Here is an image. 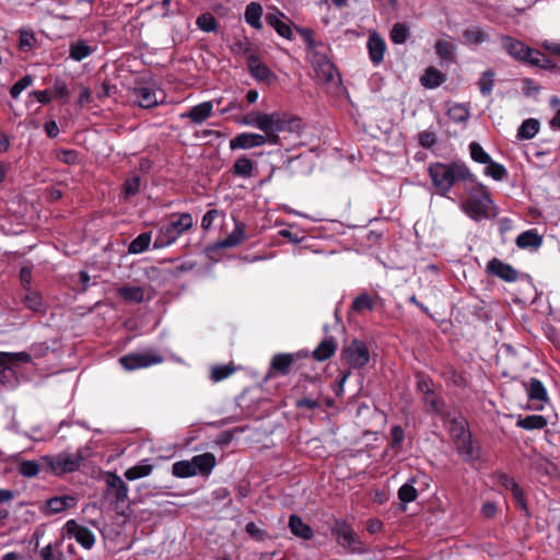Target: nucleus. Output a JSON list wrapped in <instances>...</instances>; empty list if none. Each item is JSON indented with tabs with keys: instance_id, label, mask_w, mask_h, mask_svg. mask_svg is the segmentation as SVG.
Instances as JSON below:
<instances>
[{
	"instance_id": "obj_48",
	"label": "nucleus",
	"mask_w": 560,
	"mask_h": 560,
	"mask_svg": "<svg viewBox=\"0 0 560 560\" xmlns=\"http://www.w3.org/2000/svg\"><path fill=\"white\" fill-rule=\"evenodd\" d=\"M487 168L485 171V174L492 177L494 180H503L508 176L506 168L494 161L491 160L490 163H487Z\"/></svg>"
},
{
	"instance_id": "obj_5",
	"label": "nucleus",
	"mask_w": 560,
	"mask_h": 560,
	"mask_svg": "<svg viewBox=\"0 0 560 560\" xmlns=\"http://www.w3.org/2000/svg\"><path fill=\"white\" fill-rule=\"evenodd\" d=\"M217 464L212 453L195 455L190 460H178L172 466V474L177 478H188L196 475L209 476Z\"/></svg>"
},
{
	"instance_id": "obj_51",
	"label": "nucleus",
	"mask_w": 560,
	"mask_h": 560,
	"mask_svg": "<svg viewBox=\"0 0 560 560\" xmlns=\"http://www.w3.org/2000/svg\"><path fill=\"white\" fill-rule=\"evenodd\" d=\"M197 26L203 32H213L217 30V19L211 13H203L196 20Z\"/></svg>"
},
{
	"instance_id": "obj_28",
	"label": "nucleus",
	"mask_w": 560,
	"mask_h": 560,
	"mask_svg": "<svg viewBox=\"0 0 560 560\" xmlns=\"http://www.w3.org/2000/svg\"><path fill=\"white\" fill-rule=\"evenodd\" d=\"M77 499L72 495L54 497L47 500L46 506L50 513L56 514L73 508Z\"/></svg>"
},
{
	"instance_id": "obj_8",
	"label": "nucleus",
	"mask_w": 560,
	"mask_h": 560,
	"mask_svg": "<svg viewBox=\"0 0 560 560\" xmlns=\"http://www.w3.org/2000/svg\"><path fill=\"white\" fill-rule=\"evenodd\" d=\"M105 498L110 505L119 511L128 505L129 488L116 472L108 471L105 475Z\"/></svg>"
},
{
	"instance_id": "obj_59",
	"label": "nucleus",
	"mask_w": 560,
	"mask_h": 560,
	"mask_svg": "<svg viewBox=\"0 0 560 560\" xmlns=\"http://www.w3.org/2000/svg\"><path fill=\"white\" fill-rule=\"evenodd\" d=\"M246 533L257 541H264L268 534L265 529L257 526L254 522H249L245 526Z\"/></svg>"
},
{
	"instance_id": "obj_19",
	"label": "nucleus",
	"mask_w": 560,
	"mask_h": 560,
	"mask_svg": "<svg viewBox=\"0 0 560 560\" xmlns=\"http://www.w3.org/2000/svg\"><path fill=\"white\" fill-rule=\"evenodd\" d=\"M498 482L505 490L511 491L514 500L516 501L517 506L527 512V504H526V500L524 497V492L520 488L517 482L512 477H510L503 472L498 475Z\"/></svg>"
},
{
	"instance_id": "obj_43",
	"label": "nucleus",
	"mask_w": 560,
	"mask_h": 560,
	"mask_svg": "<svg viewBox=\"0 0 560 560\" xmlns=\"http://www.w3.org/2000/svg\"><path fill=\"white\" fill-rule=\"evenodd\" d=\"M23 301L27 308L34 312H44V303L39 293L27 289Z\"/></svg>"
},
{
	"instance_id": "obj_63",
	"label": "nucleus",
	"mask_w": 560,
	"mask_h": 560,
	"mask_svg": "<svg viewBox=\"0 0 560 560\" xmlns=\"http://www.w3.org/2000/svg\"><path fill=\"white\" fill-rule=\"evenodd\" d=\"M390 436H392V441H390V445L393 448H399L400 447V444L402 443L404 439H405V432L402 430V428L400 425H395L390 430Z\"/></svg>"
},
{
	"instance_id": "obj_7",
	"label": "nucleus",
	"mask_w": 560,
	"mask_h": 560,
	"mask_svg": "<svg viewBox=\"0 0 560 560\" xmlns=\"http://www.w3.org/2000/svg\"><path fill=\"white\" fill-rule=\"evenodd\" d=\"M464 212L475 221H481L490 217L492 199L487 187L478 184L469 191L468 199L463 202Z\"/></svg>"
},
{
	"instance_id": "obj_10",
	"label": "nucleus",
	"mask_w": 560,
	"mask_h": 560,
	"mask_svg": "<svg viewBox=\"0 0 560 560\" xmlns=\"http://www.w3.org/2000/svg\"><path fill=\"white\" fill-rule=\"evenodd\" d=\"M276 145V138L264 137L262 133L242 132L230 140V148L232 150L242 149L249 150L265 144Z\"/></svg>"
},
{
	"instance_id": "obj_64",
	"label": "nucleus",
	"mask_w": 560,
	"mask_h": 560,
	"mask_svg": "<svg viewBox=\"0 0 560 560\" xmlns=\"http://www.w3.org/2000/svg\"><path fill=\"white\" fill-rule=\"evenodd\" d=\"M40 557L43 560H61L62 555L54 551L51 545H47L40 550Z\"/></svg>"
},
{
	"instance_id": "obj_17",
	"label": "nucleus",
	"mask_w": 560,
	"mask_h": 560,
	"mask_svg": "<svg viewBox=\"0 0 560 560\" xmlns=\"http://www.w3.org/2000/svg\"><path fill=\"white\" fill-rule=\"evenodd\" d=\"M487 271L506 282H513L517 279V271L511 265L498 258H493L487 264Z\"/></svg>"
},
{
	"instance_id": "obj_2",
	"label": "nucleus",
	"mask_w": 560,
	"mask_h": 560,
	"mask_svg": "<svg viewBox=\"0 0 560 560\" xmlns=\"http://www.w3.org/2000/svg\"><path fill=\"white\" fill-rule=\"evenodd\" d=\"M194 224V219L188 212L172 214L168 222L160 228L153 247L160 249L172 245L180 235L190 230Z\"/></svg>"
},
{
	"instance_id": "obj_32",
	"label": "nucleus",
	"mask_w": 560,
	"mask_h": 560,
	"mask_svg": "<svg viewBox=\"0 0 560 560\" xmlns=\"http://www.w3.org/2000/svg\"><path fill=\"white\" fill-rule=\"evenodd\" d=\"M434 48H435L436 55L441 59H443L447 62H455V60H456L455 52H456L457 47L454 43L441 39L435 43Z\"/></svg>"
},
{
	"instance_id": "obj_9",
	"label": "nucleus",
	"mask_w": 560,
	"mask_h": 560,
	"mask_svg": "<svg viewBox=\"0 0 560 560\" xmlns=\"http://www.w3.org/2000/svg\"><path fill=\"white\" fill-rule=\"evenodd\" d=\"M163 357L153 349L129 352L119 358V363L126 371L145 369L163 362Z\"/></svg>"
},
{
	"instance_id": "obj_15",
	"label": "nucleus",
	"mask_w": 560,
	"mask_h": 560,
	"mask_svg": "<svg viewBox=\"0 0 560 560\" xmlns=\"http://www.w3.org/2000/svg\"><path fill=\"white\" fill-rule=\"evenodd\" d=\"M65 527L68 535L85 549H90L94 545L95 536L88 527L78 524L74 520L68 521Z\"/></svg>"
},
{
	"instance_id": "obj_30",
	"label": "nucleus",
	"mask_w": 560,
	"mask_h": 560,
	"mask_svg": "<svg viewBox=\"0 0 560 560\" xmlns=\"http://www.w3.org/2000/svg\"><path fill=\"white\" fill-rule=\"evenodd\" d=\"M247 66L252 77L259 81H266L271 75L270 69L259 61L257 55L249 56Z\"/></svg>"
},
{
	"instance_id": "obj_37",
	"label": "nucleus",
	"mask_w": 560,
	"mask_h": 560,
	"mask_svg": "<svg viewBox=\"0 0 560 560\" xmlns=\"http://www.w3.org/2000/svg\"><path fill=\"white\" fill-rule=\"evenodd\" d=\"M151 240H152V237H151L150 232H143V233L139 234L129 244L128 253L137 255V254H141V253L145 252L151 244Z\"/></svg>"
},
{
	"instance_id": "obj_24",
	"label": "nucleus",
	"mask_w": 560,
	"mask_h": 560,
	"mask_svg": "<svg viewBox=\"0 0 560 560\" xmlns=\"http://www.w3.org/2000/svg\"><path fill=\"white\" fill-rule=\"evenodd\" d=\"M95 46H90L85 40L79 39L70 43L69 57L74 61H82L95 51Z\"/></svg>"
},
{
	"instance_id": "obj_16",
	"label": "nucleus",
	"mask_w": 560,
	"mask_h": 560,
	"mask_svg": "<svg viewBox=\"0 0 560 560\" xmlns=\"http://www.w3.org/2000/svg\"><path fill=\"white\" fill-rule=\"evenodd\" d=\"M212 113L213 103L208 101L190 107L186 113H182L179 117L182 119L188 118L195 125H201L212 116Z\"/></svg>"
},
{
	"instance_id": "obj_11",
	"label": "nucleus",
	"mask_w": 560,
	"mask_h": 560,
	"mask_svg": "<svg viewBox=\"0 0 560 560\" xmlns=\"http://www.w3.org/2000/svg\"><path fill=\"white\" fill-rule=\"evenodd\" d=\"M342 357L352 369H361L368 364L370 352L364 342L353 340L342 351Z\"/></svg>"
},
{
	"instance_id": "obj_44",
	"label": "nucleus",
	"mask_w": 560,
	"mask_h": 560,
	"mask_svg": "<svg viewBox=\"0 0 560 560\" xmlns=\"http://www.w3.org/2000/svg\"><path fill=\"white\" fill-rule=\"evenodd\" d=\"M0 360L2 362H11L18 368L19 363H30L32 355L28 352H0Z\"/></svg>"
},
{
	"instance_id": "obj_36",
	"label": "nucleus",
	"mask_w": 560,
	"mask_h": 560,
	"mask_svg": "<svg viewBox=\"0 0 560 560\" xmlns=\"http://www.w3.org/2000/svg\"><path fill=\"white\" fill-rule=\"evenodd\" d=\"M293 361L294 358L292 354L279 353L272 358L271 368L280 374L287 375L290 372Z\"/></svg>"
},
{
	"instance_id": "obj_4",
	"label": "nucleus",
	"mask_w": 560,
	"mask_h": 560,
	"mask_svg": "<svg viewBox=\"0 0 560 560\" xmlns=\"http://www.w3.org/2000/svg\"><path fill=\"white\" fill-rule=\"evenodd\" d=\"M84 459L83 451L78 450L75 453L61 452L55 455H45L40 462L45 466V471L62 476L79 470Z\"/></svg>"
},
{
	"instance_id": "obj_52",
	"label": "nucleus",
	"mask_w": 560,
	"mask_h": 560,
	"mask_svg": "<svg viewBox=\"0 0 560 560\" xmlns=\"http://www.w3.org/2000/svg\"><path fill=\"white\" fill-rule=\"evenodd\" d=\"M262 117V112L253 110L242 117L241 124L244 126L257 128L261 131Z\"/></svg>"
},
{
	"instance_id": "obj_40",
	"label": "nucleus",
	"mask_w": 560,
	"mask_h": 560,
	"mask_svg": "<svg viewBox=\"0 0 560 560\" xmlns=\"http://www.w3.org/2000/svg\"><path fill=\"white\" fill-rule=\"evenodd\" d=\"M416 479L411 478L408 482L404 483L398 490V499L401 503L413 502L418 497V491L415 488Z\"/></svg>"
},
{
	"instance_id": "obj_6",
	"label": "nucleus",
	"mask_w": 560,
	"mask_h": 560,
	"mask_svg": "<svg viewBox=\"0 0 560 560\" xmlns=\"http://www.w3.org/2000/svg\"><path fill=\"white\" fill-rule=\"evenodd\" d=\"M501 45L511 57L518 61L527 62L532 66L544 69L550 63V60L547 59L541 51L533 49L511 36H502Z\"/></svg>"
},
{
	"instance_id": "obj_13",
	"label": "nucleus",
	"mask_w": 560,
	"mask_h": 560,
	"mask_svg": "<svg viewBox=\"0 0 560 560\" xmlns=\"http://www.w3.org/2000/svg\"><path fill=\"white\" fill-rule=\"evenodd\" d=\"M137 104L142 108L155 107L163 98V93L153 84H141L133 89Z\"/></svg>"
},
{
	"instance_id": "obj_34",
	"label": "nucleus",
	"mask_w": 560,
	"mask_h": 560,
	"mask_svg": "<svg viewBox=\"0 0 560 560\" xmlns=\"http://www.w3.org/2000/svg\"><path fill=\"white\" fill-rule=\"evenodd\" d=\"M233 174L243 178L254 175V163L246 155L240 156L233 165Z\"/></svg>"
},
{
	"instance_id": "obj_26",
	"label": "nucleus",
	"mask_w": 560,
	"mask_h": 560,
	"mask_svg": "<svg viewBox=\"0 0 560 560\" xmlns=\"http://www.w3.org/2000/svg\"><path fill=\"white\" fill-rule=\"evenodd\" d=\"M527 395L532 401L537 402L536 408H541L542 404L547 401V390L544 384L537 378H530L527 387Z\"/></svg>"
},
{
	"instance_id": "obj_50",
	"label": "nucleus",
	"mask_w": 560,
	"mask_h": 560,
	"mask_svg": "<svg viewBox=\"0 0 560 560\" xmlns=\"http://www.w3.org/2000/svg\"><path fill=\"white\" fill-rule=\"evenodd\" d=\"M450 431L454 443L458 442V440H464L471 436L470 432L466 429L465 422L463 420H454L452 422Z\"/></svg>"
},
{
	"instance_id": "obj_35",
	"label": "nucleus",
	"mask_w": 560,
	"mask_h": 560,
	"mask_svg": "<svg viewBox=\"0 0 560 560\" xmlns=\"http://www.w3.org/2000/svg\"><path fill=\"white\" fill-rule=\"evenodd\" d=\"M445 81V75L435 68H428L421 77V84L428 89L440 86Z\"/></svg>"
},
{
	"instance_id": "obj_41",
	"label": "nucleus",
	"mask_w": 560,
	"mask_h": 560,
	"mask_svg": "<svg viewBox=\"0 0 560 560\" xmlns=\"http://www.w3.org/2000/svg\"><path fill=\"white\" fill-rule=\"evenodd\" d=\"M463 38L467 44L479 45L488 40V35L478 26H471L463 32Z\"/></svg>"
},
{
	"instance_id": "obj_22",
	"label": "nucleus",
	"mask_w": 560,
	"mask_h": 560,
	"mask_svg": "<svg viewBox=\"0 0 560 560\" xmlns=\"http://www.w3.org/2000/svg\"><path fill=\"white\" fill-rule=\"evenodd\" d=\"M288 526L291 533L298 538L310 540L314 537V530L311 528V526L304 523L303 520L296 514H292L289 517Z\"/></svg>"
},
{
	"instance_id": "obj_31",
	"label": "nucleus",
	"mask_w": 560,
	"mask_h": 560,
	"mask_svg": "<svg viewBox=\"0 0 560 560\" xmlns=\"http://www.w3.org/2000/svg\"><path fill=\"white\" fill-rule=\"evenodd\" d=\"M540 122L535 118L525 119L517 129L518 140H530L539 132Z\"/></svg>"
},
{
	"instance_id": "obj_21",
	"label": "nucleus",
	"mask_w": 560,
	"mask_h": 560,
	"mask_svg": "<svg viewBox=\"0 0 560 560\" xmlns=\"http://www.w3.org/2000/svg\"><path fill=\"white\" fill-rule=\"evenodd\" d=\"M246 238L245 224L236 222L234 230L223 240L215 244L217 248H231L242 244Z\"/></svg>"
},
{
	"instance_id": "obj_39",
	"label": "nucleus",
	"mask_w": 560,
	"mask_h": 560,
	"mask_svg": "<svg viewBox=\"0 0 560 560\" xmlns=\"http://www.w3.org/2000/svg\"><path fill=\"white\" fill-rule=\"evenodd\" d=\"M153 470V466L147 463H141L139 465H135L128 468L124 476L127 480L133 481L143 477L151 475Z\"/></svg>"
},
{
	"instance_id": "obj_61",
	"label": "nucleus",
	"mask_w": 560,
	"mask_h": 560,
	"mask_svg": "<svg viewBox=\"0 0 560 560\" xmlns=\"http://www.w3.org/2000/svg\"><path fill=\"white\" fill-rule=\"evenodd\" d=\"M298 32L306 44L308 51H318L319 44L314 39L313 32L310 28H298Z\"/></svg>"
},
{
	"instance_id": "obj_60",
	"label": "nucleus",
	"mask_w": 560,
	"mask_h": 560,
	"mask_svg": "<svg viewBox=\"0 0 560 560\" xmlns=\"http://www.w3.org/2000/svg\"><path fill=\"white\" fill-rule=\"evenodd\" d=\"M140 177L139 176H132L128 179H126L124 184V195L125 197H130L136 195L140 189Z\"/></svg>"
},
{
	"instance_id": "obj_46",
	"label": "nucleus",
	"mask_w": 560,
	"mask_h": 560,
	"mask_svg": "<svg viewBox=\"0 0 560 560\" xmlns=\"http://www.w3.org/2000/svg\"><path fill=\"white\" fill-rule=\"evenodd\" d=\"M374 300L366 293L358 295L352 302V311L361 313L363 311H372L374 308Z\"/></svg>"
},
{
	"instance_id": "obj_58",
	"label": "nucleus",
	"mask_w": 560,
	"mask_h": 560,
	"mask_svg": "<svg viewBox=\"0 0 560 560\" xmlns=\"http://www.w3.org/2000/svg\"><path fill=\"white\" fill-rule=\"evenodd\" d=\"M424 404L431 411L435 413H442L443 411V401L434 392L424 396Z\"/></svg>"
},
{
	"instance_id": "obj_1",
	"label": "nucleus",
	"mask_w": 560,
	"mask_h": 560,
	"mask_svg": "<svg viewBox=\"0 0 560 560\" xmlns=\"http://www.w3.org/2000/svg\"><path fill=\"white\" fill-rule=\"evenodd\" d=\"M429 175L441 196H446L457 182H475L474 174L460 162L433 163L429 166Z\"/></svg>"
},
{
	"instance_id": "obj_55",
	"label": "nucleus",
	"mask_w": 560,
	"mask_h": 560,
	"mask_svg": "<svg viewBox=\"0 0 560 560\" xmlns=\"http://www.w3.org/2000/svg\"><path fill=\"white\" fill-rule=\"evenodd\" d=\"M33 83V77L27 74L21 78L10 90V94L13 98H18L20 94L31 86Z\"/></svg>"
},
{
	"instance_id": "obj_3",
	"label": "nucleus",
	"mask_w": 560,
	"mask_h": 560,
	"mask_svg": "<svg viewBox=\"0 0 560 560\" xmlns=\"http://www.w3.org/2000/svg\"><path fill=\"white\" fill-rule=\"evenodd\" d=\"M302 128L301 119L285 112L264 113L261 131L264 137H275L279 144V133L283 131L299 132Z\"/></svg>"
},
{
	"instance_id": "obj_45",
	"label": "nucleus",
	"mask_w": 560,
	"mask_h": 560,
	"mask_svg": "<svg viewBox=\"0 0 560 560\" xmlns=\"http://www.w3.org/2000/svg\"><path fill=\"white\" fill-rule=\"evenodd\" d=\"M478 86L483 96L490 95L494 86V72L490 69L485 71L478 81Z\"/></svg>"
},
{
	"instance_id": "obj_49",
	"label": "nucleus",
	"mask_w": 560,
	"mask_h": 560,
	"mask_svg": "<svg viewBox=\"0 0 560 560\" xmlns=\"http://www.w3.org/2000/svg\"><path fill=\"white\" fill-rule=\"evenodd\" d=\"M469 151L471 159L477 163L487 164L492 160L478 142H471L469 144Z\"/></svg>"
},
{
	"instance_id": "obj_57",
	"label": "nucleus",
	"mask_w": 560,
	"mask_h": 560,
	"mask_svg": "<svg viewBox=\"0 0 560 560\" xmlns=\"http://www.w3.org/2000/svg\"><path fill=\"white\" fill-rule=\"evenodd\" d=\"M232 50L234 54L245 56L247 61L249 60L250 55H256L255 51L252 50V45L246 38L235 42L232 46Z\"/></svg>"
},
{
	"instance_id": "obj_12",
	"label": "nucleus",
	"mask_w": 560,
	"mask_h": 560,
	"mask_svg": "<svg viewBox=\"0 0 560 560\" xmlns=\"http://www.w3.org/2000/svg\"><path fill=\"white\" fill-rule=\"evenodd\" d=\"M337 541L343 548H347L352 553L364 552L363 544L361 542L358 534L346 523L338 524L335 528Z\"/></svg>"
},
{
	"instance_id": "obj_47",
	"label": "nucleus",
	"mask_w": 560,
	"mask_h": 560,
	"mask_svg": "<svg viewBox=\"0 0 560 560\" xmlns=\"http://www.w3.org/2000/svg\"><path fill=\"white\" fill-rule=\"evenodd\" d=\"M447 116L454 122H465L469 118V110L465 105L454 104L448 108Z\"/></svg>"
},
{
	"instance_id": "obj_18",
	"label": "nucleus",
	"mask_w": 560,
	"mask_h": 560,
	"mask_svg": "<svg viewBox=\"0 0 560 560\" xmlns=\"http://www.w3.org/2000/svg\"><path fill=\"white\" fill-rule=\"evenodd\" d=\"M457 453L463 458V460L474 464L480 458V446L476 444L471 436L467 439L458 440V442L454 443Z\"/></svg>"
},
{
	"instance_id": "obj_23",
	"label": "nucleus",
	"mask_w": 560,
	"mask_h": 560,
	"mask_svg": "<svg viewBox=\"0 0 560 560\" xmlns=\"http://www.w3.org/2000/svg\"><path fill=\"white\" fill-rule=\"evenodd\" d=\"M282 18L284 15L280 12L268 13L266 15V22L276 30V32L283 38L292 39L293 32L291 26L285 23Z\"/></svg>"
},
{
	"instance_id": "obj_20",
	"label": "nucleus",
	"mask_w": 560,
	"mask_h": 560,
	"mask_svg": "<svg viewBox=\"0 0 560 560\" xmlns=\"http://www.w3.org/2000/svg\"><path fill=\"white\" fill-rule=\"evenodd\" d=\"M368 50L370 60L374 66H378L383 59L384 54L386 51V43L385 40L377 34L372 33L368 38Z\"/></svg>"
},
{
	"instance_id": "obj_25",
	"label": "nucleus",
	"mask_w": 560,
	"mask_h": 560,
	"mask_svg": "<svg viewBox=\"0 0 560 560\" xmlns=\"http://www.w3.org/2000/svg\"><path fill=\"white\" fill-rule=\"evenodd\" d=\"M262 13H264V10H262V7L260 3L249 2L246 5L245 12H244V20L253 28L261 30L262 28V23H261Z\"/></svg>"
},
{
	"instance_id": "obj_56",
	"label": "nucleus",
	"mask_w": 560,
	"mask_h": 560,
	"mask_svg": "<svg viewBox=\"0 0 560 560\" xmlns=\"http://www.w3.org/2000/svg\"><path fill=\"white\" fill-rule=\"evenodd\" d=\"M547 424L542 416H527L522 420V427L526 430L542 429Z\"/></svg>"
},
{
	"instance_id": "obj_54",
	"label": "nucleus",
	"mask_w": 560,
	"mask_h": 560,
	"mask_svg": "<svg viewBox=\"0 0 560 560\" xmlns=\"http://www.w3.org/2000/svg\"><path fill=\"white\" fill-rule=\"evenodd\" d=\"M408 28L405 24L396 23L390 31V39L394 44H404L407 40Z\"/></svg>"
},
{
	"instance_id": "obj_27",
	"label": "nucleus",
	"mask_w": 560,
	"mask_h": 560,
	"mask_svg": "<svg viewBox=\"0 0 560 560\" xmlns=\"http://www.w3.org/2000/svg\"><path fill=\"white\" fill-rule=\"evenodd\" d=\"M542 243V237L538 234L537 230L532 229L521 233L516 237V245L520 248H534L537 249Z\"/></svg>"
},
{
	"instance_id": "obj_38",
	"label": "nucleus",
	"mask_w": 560,
	"mask_h": 560,
	"mask_svg": "<svg viewBox=\"0 0 560 560\" xmlns=\"http://www.w3.org/2000/svg\"><path fill=\"white\" fill-rule=\"evenodd\" d=\"M19 472L25 478L36 477L45 466L36 460H22L18 467Z\"/></svg>"
},
{
	"instance_id": "obj_62",
	"label": "nucleus",
	"mask_w": 560,
	"mask_h": 560,
	"mask_svg": "<svg viewBox=\"0 0 560 560\" xmlns=\"http://www.w3.org/2000/svg\"><path fill=\"white\" fill-rule=\"evenodd\" d=\"M221 215H223V212L218 209H211V210L207 211L201 219V228L205 231L210 230L214 220Z\"/></svg>"
},
{
	"instance_id": "obj_53",
	"label": "nucleus",
	"mask_w": 560,
	"mask_h": 560,
	"mask_svg": "<svg viewBox=\"0 0 560 560\" xmlns=\"http://www.w3.org/2000/svg\"><path fill=\"white\" fill-rule=\"evenodd\" d=\"M234 371V366L230 364L213 366L211 369V380L214 382L223 381L232 375Z\"/></svg>"
},
{
	"instance_id": "obj_33",
	"label": "nucleus",
	"mask_w": 560,
	"mask_h": 560,
	"mask_svg": "<svg viewBox=\"0 0 560 560\" xmlns=\"http://www.w3.org/2000/svg\"><path fill=\"white\" fill-rule=\"evenodd\" d=\"M117 294L127 302L141 303L144 292L141 287L124 285L117 289Z\"/></svg>"
},
{
	"instance_id": "obj_42",
	"label": "nucleus",
	"mask_w": 560,
	"mask_h": 560,
	"mask_svg": "<svg viewBox=\"0 0 560 560\" xmlns=\"http://www.w3.org/2000/svg\"><path fill=\"white\" fill-rule=\"evenodd\" d=\"M336 351V345L331 340L322 341L318 347L314 350L313 355L318 361H325L334 355Z\"/></svg>"
},
{
	"instance_id": "obj_14",
	"label": "nucleus",
	"mask_w": 560,
	"mask_h": 560,
	"mask_svg": "<svg viewBox=\"0 0 560 560\" xmlns=\"http://www.w3.org/2000/svg\"><path fill=\"white\" fill-rule=\"evenodd\" d=\"M310 60L318 77L327 82L335 80L336 68L326 55L317 51H311Z\"/></svg>"
},
{
	"instance_id": "obj_29",
	"label": "nucleus",
	"mask_w": 560,
	"mask_h": 560,
	"mask_svg": "<svg viewBox=\"0 0 560 560\" xmlns=\"http://www.w3.org/2000/svg\"><path fill=\"white\" fill-rule=\"evenodd\" d=\"M0 383L12 388L19 384L16 366L11 362L0 360Z\"/></svg>"
}]
</instances>
